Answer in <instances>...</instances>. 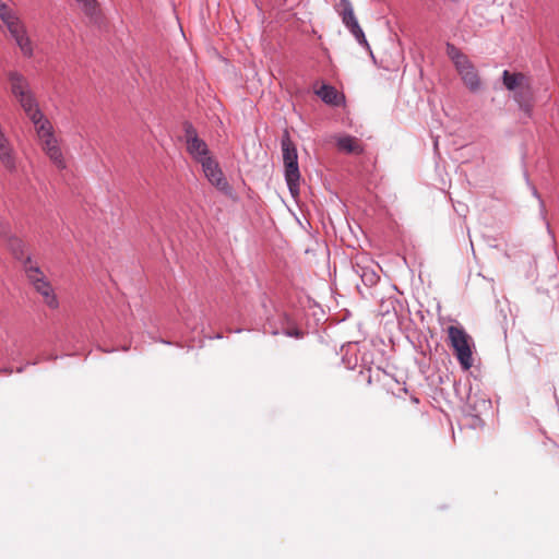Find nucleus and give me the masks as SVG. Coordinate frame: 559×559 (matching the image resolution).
<instances>
[{
    "instance_id": "1",
    "label": "nucleus",
    "mask_w": 559,
    "mask_h": 559,
    "mask_svg": "<svg viewBox=\"0 0 559 559\" xmlns=\"http://www.w3.org/2000/svg\"><path fill=\"white\" fill-rule=\"evenodd\" d=\"M24 273L28 284L41 297L46 307L50 310L59 309L60 301L56 290L40 269L38 262L33 258H27L24 262Z\"/></svg>"
},
{
    "instance_id": "2",
    "label": "nucleus",
    "mask_w": 559,
    "mask_h": 559,
    "mask_svg": "<svg viewBox=\"0 0 559 559\" xmlns=\"http://www.w3.org/2000/svg\"><path fill=\"white\" fill-rule=\"evenodd\" d=\"M503 86L513 92V98L519 108L530 115L532 111V85L530 78L522 72L504 70L501 75Z\"/></svg>"
},
{
    "instance_id": "3",
    "label": "nucleus",
    "mask_w": 559,
    "mask_h": 559,
    "mask_svg": "<svg viewBox=\"0 0 559 559\" xmlns=\"http://www.w3.org/2000/svg\"><path fill=\"white\" fill-rule=\"evenodd\" d=\"M281 148L283 153V163L285 168L284 175L287 187L293 195H297L299 193L300 180L298 154L297 147L293 142L289 131L287 129H285L283 132L281 139Z\"/></svg>"
},
{
    "instance_id": "4",
    "label": "nucleus",
    "mask_w": 559,
    "mask_h": 559,
    "mask_svg": "<svg viewBox=\"0 0 559 559\" xmlns=\"http://www.w3.org/2000/svg\"><path fill=\"white\" fill-rule=\"evenodd\" d=\"M185 138L187 144V152L198 163L203 162L210 157V150L207 144L199 138L197 130L191 123L185 124Z\"/></svg>"
},
{
    "instance_id": "5",
    "label": "nucleus",
    "mask_w": 559,
    "mask_h": 559,
    "mask_svg": "<svg viewBox=\"0 0 559 559\" xmlns=\"http://www.w3.org/2000/svg\"><path fill=\"white\" fill-rule=\"evenodd\" d=\"M269 328L274 335L283 334L295 338H301L305 335V331L286 313H278L275 318L270 319Z\"/></svg>"
},
{
    "instance_id": "6",
    "label": "nucleus",
    "mask_w": 559,
    "mask_h": 559,
    "mask_svg": "<svg viewBox=\"0 0 559 559\" xmlns=\"http://www.w3.org/2000/svg\"><path fill=\"white\" fill-rule=\"evenodd\" d=\"M200 164L202 165L205 177L213 186L226 194L231 192V187L227 182L218 163L213 157L210 156L203 162H200Z\"/></svg>"
},
{
    "instance_id": "7",
    "label": "nucleus",
    "mask_w": 559,
    "mask_h": 559,
    "mask_svg": "<svg viewBox=\"0 0 559 559\" xmlns=\"http://www.w3.org/2000/svg\"><path fill=\"white\" fill-rule=\"evenodd\" d=\"M342 10L340 11V15L342 16V22L349 29L353 36L357 39V41L361 45H368L364 31L361 29L355 13L353 5L349 0H341Z\"/></svg>"
},
{
    "instance_id": "8",
    "label": "nucleus",
    "mask_w": 559,
    "mask_h": 559,
    "mask_svg": "<svg viewBox=\"0 0 559 559\" xmlns=\"http://www.w3.org/2000/svg\"><path fill=\"white\" fill-rule=\"evenodd\" d=\"M402 309V304L394 295L381 297L378 305V316L386 319V323L393 322L397 319L399 311Z\"/></svg>"
},
{
    "instance_id": "9",
    "label": "nucleus",
    "mask_w": 559,
    "mask_h": 559,
    "mask_svg": "<svg viewBox=\"0 0 559 559\" xmlns=\"http://www.w3.org/2000/svg\"><path fill=\"white\" fill-rule=\"evenodd\" d=\"M8 80L10 82V90L16 100L33 94L27 79L17 71L8 72Z\"/></svg>"
},
{
    "instance_id": "10",
    "label": "nucleus",
    "mask_w": 559,
    "mask_h": 559,
    "mask_svg": "<svg viewBox=\"0 0 559 559\" xmlns=\"http://www.w3.org/2000/svg\"><path fill=\"white\" fill-rule=\"evenodd\" d=\"M40 146L58 169H64L67 167L62 151L56 136L40 141Z\"/></svg>"
},
{
    "instance_id": "11",
    "label": "nucleus",
    "mask_w": 559,
    "mask_h": 559,
    "mask_svg": "<svg viewBox=\"0 0 559 559\" xmlns=\"http://www.w3.org/2000/svg\"><path fill=\"white\" fill-rule=\"evenodd\" d=\"M448 340L453 349H471L472 337L461 325H450L447 329Z\"/></svg>"
},
{
    "instance_id": "12",
    "label": "nucleus",
    "mask_w": 559,
    "mask_h": 559,
    "mask_svg": "<svg viewBox=\"0 0 559 559\" xmlns=\"http://www.w3.org/2000/svg\"><path fill=\"white\" fill-rule=\"evenodd\" d=\"M456 71L469 91L477 92L480 88L481 82L479 75L469 60L457 67Z\"/></svg>"
},
{
    "instance_id": "13",
    "label": "nucleus",
    "mask_w": 559,
    "mask_h": 559,
    "mask_svg": "<svg viewBox=\"0 0 559 559\" xmlns=\"http://www.w3.org/2000/svg\"><path fill=\"white\" fill-rule=\"evenodd\" d=\"M3 240L8 249L11 251L13 257L22 263V269L24 270V262L27 258H32L31 254L25 252V243L22 239L16 236L2 234Z\"/></svg>"
},
{
    "instance_id": "14",
    "label": "nucleus",
    "mask_w": 559,
    "mask_h": 559,
    "mask_svg": "<svg viewBox=\"0 0 559 559\" xmlns=\"http://www.w3.org/2000/svg\"><path fill=\"white\" fill-rule=\"evenodd\" d=\"M0 162L2 166L10 173L15 171L16 157L7 135L0 138Z\"/></svg>"
},
{
    "instance_id": "15",
    "label": "nucleus",
    "mask_w": 559,
    "mask_h": 559,
    "mask_svg": "<svg viewBox=\"0 0 559 559\" xmlns=\"http://www.w3.org/2000/svg\"><path fill=\"white\" fill-rule=\"evenodd\" d=\"M354 272L360 277L362 284L366 287H372L379 282V275L376 272L373 265L362 264L356 262L353 266Z\"/></svg>"
},
{
    "instance_id": "16",
    "label": "nucleus",
    "mask_w": 559,
    "mask_h": 559,
    "mask_svg": "<svg viewBox=\"0 0 559 559\" xmlns=\"http://www.w3.org/2000/svg\"><path fill=\"white\" fill-rule=\"evenodd\" d=\"M35 127L36 134L39 142L49 138L55 136L53 127L48 118L41 112L40 117H36L31 120Z\"/></svg>"
},
{
    "instance_id": "17",
    "label": "nucleus",
    "mask_w": 559,
    "mask_h": 559,
    "mask_svg": "<svg viewBox=\"0 0 559 559\" xmlns=\"http://www.w3.org/2000/svg\"><path fill=\"white\" fill-rule=\"evenodd\" d=\"M0 19L2 23L5 25L7 29L9 31L13 39L20 37L22 34L26 32L24 24L20 21L17 16H15V14L12 11Z\"/></svg>"
},
{
    "instance_id": "18",
    "label": "nucleus",
    "mask_w": 559,
    "mask_h": 559,
    "mask_svg": "<svg viewBox=\"0 0 559 559\" xmlns=\"http://www.w3.org/2000/svg\"><path fill=\"white\" fill-rule=\"evenodd\" d=\"M22 109L24 110L25 115L28 117L29 120L34 118L40 117V114L43 112L39 108V104L34 95L31 94L26 97L21 98L17 100Z\"/></svg>"
},
{
    "instance_id": "19",
    "label": "nucleus",
    "mask_w": 559,
    "mask_h": 559,
    "mask_svg": "<svg viewBox=\"0 0 559 559\" xmlns=\"http://www.w3.org/2000/svg\"><path fill=\"white\" fill-rule=\"evenodd\" d=\"M336 144L341 151L346 152L348 154L362 153V147L359 145L358 141L350 135L340 138Z\"/></svg>"
},
{
    "instance_id": "20",
    "label": "nucleus",
    "mask_w": 559,
    "mask_h": 559,
    "mask_svg": "<svg viewBox=\"0 0 559 559\" xmlns=\"http://www.w3.org/2000/svg\"><path fill=\"white\" fill-rule=\"evenodd\" d=\"M316 94L328 105H338V92L329 84H323Z\"/></svg>"
},
{
    "instance_id": "21",
    "label": "nucleus",
    "mask_w": 559,
    "mask_h": 559,
    "mask_svg": "<svg viewBox=\"0 0 559 559\" xmlns=\"http://www.w3.org/2000/svg\"><path fill=\"white\" fill-rule=\"evenodd\" d=\"M447 55L452 60L455 66V69L469 60L466 55H464L457 47H455L451 43H447Z\"/></svg>"
},
{
    "instance_id": "22",
    "label": "nucleus",
    "mask_w": 559,
    "mask_h": 559,
    "mask_svg": "<svg viewBox=\"0 0 559 559\" xmlns=\"http://www.w3.org/2000/svg\"><path fill=\"white\" fill-rule=\"evenodd\" d=\"M16 45L21 49L22 53L26 58H31L34 53L33 44L27 35V32L22 34L20 37H16L15 39Z\"/></svg>"
},
{
    "instance_id": "23",
    "label": "nucleus",
    "mask_w": 559,
    "mask_h": 559,
    "mask_svg": "<svg viewBox=\"0 0 559 559\" xmlns=\"http://www.w3.org/2000/svg\"><path fill=\"white\" fill-rule=\"evenodd\" d=\"M81 7L84 13L94 19L98 15V2L97 0H75Z\"/></svg>"
},
{
    "instance_id": "24",
    "label": "nucleus",
    "mask_w": 559,
    "mask_h": 559,
    "mask_svg": "<svg viewBox=\"0 0 559 559\" xmlns=\"http://www.w3.org/2000/svg\"><path fill=\"white\" fill-rule=\"evenodd\" d=\"M456 358L464 370H468L474 362L473 352H455Z\"/></svg>"
},
{
    "instance_id": "25",
    "label": "nucleus",
    "mask_w": 559,
    "mask_h": 559,
    "mask_svg": "<svg viewBox=\"0 0 559 559\" xmlns=\"http://www.w3.org/2000/svg\"><path fill=\"white\" fill-rule=\"evenodd\" d=\"M11 10L7 7L5 3L0 0V17L4 16L5 14L10 13Z\"/></svg>"
}]
</instances>
